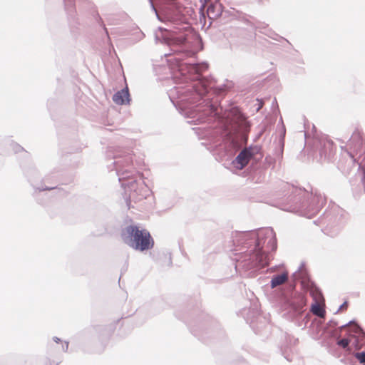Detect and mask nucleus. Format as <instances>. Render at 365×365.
Listing matches in <instances>:
<instances>
[{
	"mask_svg": "<svg viewBox=\"0 0 365 365\" xmlns=\"http://www.w3.org/2000/svg\"><path fill=\"white\" fill-rule=\"evenodd\" d=\"M235 247V267L255 272L268 264L269 252L277 247L276 233L271 227L232 234Z\"/></svg>",
	"mask_w": 365,
	"mask_h": 365,
	"instance_id": "obj_1",
	"label": "nucleus"
},
{
	"mask_svg": "<svg viewBox=\"0 0 365 365\" xmlns=\"http://www.w3.org/2000/svg\"><path fill=\"white\" fill-rule=\"evenodd\" d=\"M106 158L113 160L107 165L110 172L115 171L121 187L123 197L128 209L131 207V202H136L148 196L150 189L140 175H135L133 165V155L129 151L117 147H109Z\"/></svg>",
	"mask_w": 365,
	"mask_h": 365,
	"instance_id": "obj_2",
	"label": "nucleus"
},
{
	"mask_svg": "<svg viewBox=\"0 0 365 365\" xmlns=\"http://www.w3.org/2000/svg\"><path fill=\"white\" fill-rule=\"evenodd\" d=\"M280 190L283 195L281 209L307 218L315 216L326 203V198L317 190L309 192L304 188L283 182Z\"/></svg>",
	"mask_w": 365,
	"mask_h": 365,
	"instance_id": "obj_3",
	"label": "nucleus"
},
{
	"mask_svg": "<svg viewBox=\"0 0 365 365\" xmlns=\"http://www.w3.org/2000/svg\"><path fill=\"white\" fill-rule=\"evenodd\" d=\"M227 83L217 85L215 80L212 78L210 81L205 84L203 92L200 91L192 84L179 85L174 88L172 95L175 93L178 99L177 103L181 104L185 110H188L187 117L195 118L196 113L200 111L197 107L200 105L199 102L202 100L203 95H208L210 93L215 96L225 95L233 85L232 82H229L227 80Z\"/></svg>",
	"mask_w": 365,
	"mask_h": 365,
	"instance_id": "obj_4",
	"label": "nucleus"
},
{
	"mask_svg": "<svg viewBox=\"0 0 365 365\" xmlns=\"http://www.w3.org/2000/svg\"><path fill=\"white\" fill-rule=\"evenodd\" d=\"M281 301L287 310L284 315L287 319L296 320L298 326L304 329L310 320L309 314H305L307 303L306 295L297 291L294 284H290L282 292Z\"/></svg>",
	"mask_w": 365,
	"mask_h": 365,
	"instance_id": "obj_5",
	"label": "nucleus"
},
{
	"mask_svg": "<svg viewBox=\"0 0 365 365\" xmlns=\"http://www.w3.org/2000/svg\"><path fill=\"white\" fill-rule=\"evenodd\" d=\"M120 235L125 244L137 251L150 250L155 245L150 232L138 225L131 224L126 226L122 230Z\"/></svg>",
	"mask_w": 365,
	"mask_h": 365,
	"instance_id": "obj_6",
	"label": "nucleus"
},
{
	"mask_svg": "<svg viewBox=\"0 0 365 365\" xmlns=\"http://www.w3.org/2000/svg\"><path fill=\"white\" fill-rule=\"evenodd\" d=\"M190 329L195 336L205 343L207 339L220 337L223 334L219 323L207 314H202L199 320L190 324Z\"/></svg>",
	"mask_w": 365,
	"mask_h": 365,
	"instance_id": "obj_7",
	"label": "nucleus"
},
{
	"mask_svg": "<svg viewBox=\"0 0 365 365\" xmlns=\"http://www.w3.org/2000/svg\"><path fill=\"white\" fill-rule=\"evenodd\" d=\"M347 145L349 150L341 146L342 150L347 151V153L354 162L359 165V168L363 172L361 182L365 192V142L359 132L355 131L348 140Z\"/></svg>",
	"mask_w": 365,
	"mask_h": 365,
	"instance_id": "obj_8",
	"label": "nucleus"
},
{
	"mask_svg": "<svg viewBox=\"0 0 365 365\" xmlns=\"http://www.w3.org/2000/svg\"><path fill=\"white\" fill-rule=\"evenodd\" d=\"M262 158L263 154L260 146L257 145H250L239 152L237 156L232 159L231 165L236 170H241L244 169L251 160L256 162L261 160Z\"/></svg>",
	"mask_w": 365,
	"mask_h": 365,
	"instance_id": "obj_9",
	"label": "nucleus"
},
{
	"mask_svg": "<svg viewBox=\"0 0 365 365\" xmlns=\"http://www.w3.org/2000/svg\"><path fill=\"white\" fill-rule=\"evenodd\" d=\"M292 279L295 284L298 281H301L302 286L309 292L310 295L314 298H319L322 295V292L316 283L312 281L305 267V262H302L297 270L292 275Z\"/></svg>",
	"mask_w": 365,
	"mask_h": 365,
	"instance_id": "obj_10",
	"label": "nucleus"
},
{
	"mask_svg": "<svg viewBox=\"0 0 365 365\" xmlns=\"http://www.w3.org/2000/svg\"><path fill=\"white\" fill-rule=\"evenodd\" d=\"M246 321L256 334H259L262 329L267 327L269 323V319L262 314L257 304L249 309Z\"/></svg>",
	"mask_w": 365,
	"mask_h": 365,
	"instance_id": "obj_11",
	"label": "nucleus"
},
{
	"mask_svg": "<svg viewBox=\"0 0 365 365\" xmlns=\"http://www.w3.org/2000/svg\"><path fill=\"white\" fill-rule=\"evenodd\" d=\"M354 340L352 346L354 350L352 356L362 365H365V331L361 326H356L354 328Z\"/></svg>",
	"mask_w": 365,
	"mask_h": 365,
	"instance_id": "obj_12",
	"label": "nucleus"
},
{
	"mask_svg": "<svg viewBox=\"0 0 365 365\" xmlns=\"http://www.w3.org/2000/svg\"><path fill=\"white\" fill-rule=\"evenodd\" d=\"M356 326L360 325L355 320H351L339 327L341 331L346 329V336L343 339H338L336 344L339 347L343 349L347 355H351L354 353L352 343L354 340V336L352 334H354V328Z\"/></svg>",
	"mask_w": 365,
	"mask_h": 365,
	"instance_id": "obj_13",
	"label": "nucleus"
},
{
	"mask_svg": "<svg viewBox=\"0 0 365 365\" xmlns=\"http://www.w3.org/2000/svg\"><path fill=\"white\" fill-rule=\"evenodd\" d=\"M58 180L56 175L54 173H51L46 175L43 178L41 186L34 187V192L33 195L38 204H44V202L40 198L41 195H42V192L47 190H57L58 192L63 191V190L56 184Z\"/></svg>",
	"mask_w": 365,
	"mask_h": 365,
	"instance_id": "obj_14",
	"label": "nucleus"
},
{
	"mask_svg": "<svg viewBox=\"0 0 365 365\" xmlns=\"http://www.w3.org/2000/svg\"><path fill=\"white\" fill-rule=\"evenodd\" d=\"M333 142L327 137H314L312 141V147L314 151H318L320 158L326 159L332 151Z\"/></svg>",
	"mask_w": 365,
	"mask_h": 365,
	"instance_id": "obj_15",
	"label": "nucleus"
},
{
	"mask_svg": "<svg viewBox=\"0 0 365 365\" xmlns=\"http://www.w3.org/2000/svg\"><path fill=\"white\" fill-rule=\"evenodd\" d=\"M285 127L283 125L282 131L280 134L277 147L275 148V158H273L270 155L266 156L264 159V168L273 165L276 160H281L283 157V151L284 147Z\"/></svg>",
	"mask_w": 365,
	"mask_h": 365,
	"instance_id": "obj_16",
	"label": "nucleus"
},
{
	"mask_svg": "<svg viewBox=\"0 0 365 365\" xmlns=\"http://www.w3.org/2000/svg\"><path fill=\"white\" fill-rule=\"evenodd\" d=\"M242 143L237 137L227 135L224 140V148L226 154L230 157H234L242 149Z\"/></svg>",
	"mask_w": 365,
	"mask_h": 365,
	"instance_id": "obj_17",
	"label": "nucleus"
},
{
	"mask_svg": "<svg viewBox=\"0 0 365 365\" xmlns=\"http://www.w3.org/2000/svg\"><path fill=\"white\" fill-rule=\"evenodd\" d=\"M65 10L68 15V20L71 29L79 24L76 16L75 0H63Z\"/></svg>",
	"mask_w": 365,
	"mask_h": 365,
	"instance_id": "obj_18",
	"label": "nucleus"
},
{
	"mask_svg": "<svg viewBox=\"0 0 365 365\" xmlns=\"http://www.w3.org/2000/svg\"><path fill=\"white\" fill-rule=\"evenodd\" d=\"M208 18L210 20H215L222 18L227 11H224L222 4L217 0L209 4L207 10Z\"/></svg>",
	"mask_w": 365,
	"mask_h": 365,
	"instance_id": "obj_19",
	"label": "nucleus"
},
{
	"mask_svg": "<svg viewBox=\"0 0 365 365\" xmlns=\"http://www.w3.org/2000/svg\"><path fill=\"white\" fill-rule=\"evenodd\" d=\"M114 103L118 105H128L131 101L128 88L126 86L115 92L112 98Z\"/></svg>",
	"mask_w": 365,
	"mask_h": 365,
	"instance_id": "obj_20",
	"label": "nucleus"
},
{
	"mask_svg": "<svg viewBox=\"0 0 365 365\" xmlns=\"http://www.w3.org/2000/svg\"><path fill=\"white\" fill-rule=\"evenodd\" d=\"M179 41V49L182 53H184L186 56H188L191 53V48L192 46V41L190 39V38L186 35H181L178 37Z\"/></svg>",
	"mask_w": 365,
	"mask_h": 365,
	"instance_id": "obj_21",
	"label": "nucleus"
},
{
	"mask_svg": "<svg viewBox=\"0 0 365 365\" xmlns=\"http://www.w3.org/2000/svg\"><path fill=\"white\" fill-rule=\"evenodd\" d=\"M287 279V274L286 272H283L279 274H274L272 276L270 281V287L271 288H275L278 285L282 284Z\"/></svg>",
	"mask_w": 365,
	"mask_h": 365,
	"instance_id": "obj_22",
	"label": "nucleus"
},
{
	"mask_svg": "<svg viewBox=\"0 0 365 365\" xmlns=\"http://www.w3.org/2000/svg\"><path fill=\"white\" fill-rule=\"evenodd\" d=\"M257 29H259V32L267 35L269 37L273 39H277L273 36H278L277 34H275L274 31L269 29L267 24H262L260 26L257 27Z\"/></svg>",
	"mask_w": 365,
	"mask_h": 365,
	"instance_id": "obj_23",
	"label": "nucleus"
},
{
	"mask_svg": "<svg viewBox=\"0 0 365 365\" xmlns=\"http://www.w3.org/2000/svg\"><path fill=\"white\" fill-rule=\"evenodd\" d=\"M311 311L318 317H323L325 315V311L320 307L319 304L315 302L311 305Z\"/></svg>",
	"mask_w": 365,
	"mask_h": 365,
	"instance_id": "obj_24",
	"label": "nucleus"
},
{
	"mask_svg": "<svg viewBox=\"0 0 365 365\" xmlns=\"http://www.w3.org/2000/svg\"><path fill=\"white\" fill-rule=\"evenodd\" d=\"M93 16L94 19L96 21V22L104 29L106 34L107 36H108V31L107 29L106 28V25L104 24L102 18L101 17L100 14L97 11H94L93 14Z\"/></svg>",
	"mask_w": 365,
	"mask_h": 365,
	"instance_id": "obj_25",
	"label": "nucleus"
},
{
	"mask_svg": "<svg viewBox=\"0 0 365 365\" xmlns=\"http://www.w3.org/2000/svg\"><path fill=\"white\" fill-rule=\"evenodd\" d=\"M192 38L197 43L200 44V49H202V39L198 33H194L192 34Z\"/></svg>",
	"mask_w": 365,
	"mask_h": 365,
	"instance_id": "obj_26",
	"label": "nucleus"
},
{
	"mask_svg": "<svg viewBox=\"0 0 365 365\" xmlns=\"http://www.w3.org/2000/svg\"><path fill=\"white\" fill-rule=\"evenodd\" d=\"M340 362L345 365H354V360L352 358L344 357L340 359Z\"/></svg>",
	"mask_w": 365,
	"mask_h": 365,
	"instance_id": "obj_27",
	"label": "nucleus"
},
{
	"mask_svg": "<svg viewBox=\"0 0 365 365\" xmlns=\"http://www.w3.org/2000/svg\"><path fill=\"white\" fill-rule=\"evenodd\" d=\"M329 352L330 354H331L333 356H336V357H340L341 356V353L337 350V349L334 346L333 347H329Z\"/></svg>",
	"mask_w": 365,
	"mask_h": 365,
	"instance_id": "obj_28",
	"label": "nucleus"
},
{
	"mask_svg": "<svg viewBox=\"0 0 365 365\" xmlns=\"http://www.w3.org/2000/svg\"><path fill=\"white\" fill-rule=\"evenodd\" d=\"M264 165H263V168H261V165H259V168L255 171V173H257L260 175V176L259 177V178L256 180L257 182H260L262 181V180H259V178H261L262 177V173L264 172Z\"/></svg>",
	"mask_w": 365,
	"mask_h": 365,
	"instance_id": "obj_29",
	"label": "nucleus"
},
{
	"mask_svg": "<svg viewBox=\"0 0 365 365\" xmlns=\"http://www.w3.org/2000/svg\"><path fill=\"white\" fill-rule=\"evenodd\" d=\"M148 1H149V4H150V6L151 10H152L155 14V15H156L157 18H158L159 20H160V17H159V16H158V14L157 9H156V8H155V5H154L153 2V0H148Z\"/></svg>",
	"mask_w": 365,
	"mask_h": 365,
	"instance_id": "obj_30",
	"label": "nucleus"
},
{
	"mask_svg": "<svg viewBox=\"0 0 365 365\" xmlns=\"http://www.w3.org/2000/svg\"><path fill=\"white\" fill-rule=\"evenodd\" d=\"M348 307V302L347 301H345L342 304H341L339 306V307L338 308V309L334 312V314H337L339 313V312L340 310H342V309H346V308Z\"/></svg>",
	"mask_w": 365,
	"mask_h": 365,
	"instance_id": "obj_31",
	"label": "nucleus"
},
{
	"mask_svg": "<svg viewBox=\"0 0 365 365\" xmlns=\"http://www.w3.org/2000/svg\"><path fill=\"white\" fill-rule=\"evenodd\" d=\"M98 329L101 330L102 329L103 331V335H105V338H108L110 336V332L108 331L106 327H98Z\"/></svg>",
	"mask_w": 365,
	"mask_h": 365,
	"instance_id": "obj_32",
	"label": "nucleus"
},
{
	"mask_svg": "<svg viewBox=\"0 0 365 365\" xmlns=\"http://www.w3.org/2000/svg\"><path fill=\"white\" fill-rule=\"evenodd\" d=\"M14 150L15 151V153H19L21 150H24V148L21 147L20 145L16 143L14 145Z\"/></svg>",
	"mask_w": 365,
	"mask_h": 365,
	"instance_id": "obj_33",
	"label": "nucleus"
},
{
	"mask_svg": "<svg viewBox=\"0 0 365 365\" xmlns=\"http://www.w3.org/2000/svg\"><path fill=\"white\" fill-rule=\"evenodd\" d=\"M327 326H329L331 327H335L338 326V322L336 321H335L334 319H331L328 322Z\"/></svg>",
	"mask_w": 365,
	"mask_h": 365,
	"instance_id": "obj_34",
	"label": "nucleus"
},
{
	"mask_svg": "<svg viewBox=\"0 0 365 365\" xmlns=\"http://www.w3.org/2000/svg\"><path fill=\"white\" fill-rule=\"evenodd\" d=\"M61 349L63 352H67L68 349V342L65 341L63 344H62Z\"/></svg>",
	"mask_w": 365,
	"mask_h": 365,
	"instance_id": "obj_35",
	"label": "nucleus"
},
{
	"mask_svg": "<svg viewBox=\"0 0 365 365\" xmlns=\"http://www.w3.org/2000/svg\"><path fill=\"white\" fill-rule=\"evenodd\" d=\"M53 341L56 344H59V343L62 342V340L60 338H58V336H53Z\"/></svg>",
	"mask_w": 365,
	"mask_h": 365,
	"instance_id": "obj_36",
	"label": "nucleus"
},
{
	"mask_svg": "<svg viewBox=\"0 0 365 365\" xmlns=\"http://www.w3.org/2000/svg\"><path fill=\"white\" fill-rule=\"evenodd\" d=\"M208 68V63H206V62H204L202 63V69L203 70H207Z\"/></svg>",
	"mask_w": 365,
	"mask_h": 365,
	"instance_id": "obj_37",
	"label": "nucleus"
},
{
	"mask_svg": "<svg viewBox=\"0 0 365 365\" xmlns=\"http://www.w3.org/2000/svg\"><path fill=\"white\" fill-rule=\"evenodd\" d=\"M234 108H235V112H234V113H235V115H238V114H240V109L238 108V107H237V106H234Z\"/></svg>",
	"mask_w": 365,
	"mask_h": 365,
	"instance_id": "obj_38",
	"label": "nucleus"
},
{
	"mask_svg": "<svg viewBox=\"0 0 365 365\" xmlns=\"http://www.w3.org/2000/svg\"><path fill=\"white\" fill-rule=\"evenodd\" d=\"M155 40H156V41H165V38H164L163 37V39H162V40H160V38H159V36H158L156 34H155Z\"/></svg>",
	"mask_w": 365,
	"mask_h": 365,
	"instance_id": "obj_39",
	"label": "nucleus"
},
{
	"mask_svg": "<svg viewBox=\"0 0 365 365\" xmlns=\"http://www.w3.org/2000/svg\"><path fill=\"white\" fill-rule=\"evenodd\" d=\"M47 360H48V361L49 363V365H58V363H55L53 361H51L49 359H47Z\"/></svg>",
	"mask_w": 365,
	"mask_h": 365,
	"instance_id": "obj_40",
	"label": "nucleus"
},
{
	"mask_svg": "<svg viewBox=\"0 0 365 365\" xmlns=\"http://www.w3.org/2000/svg\"><path fill=\"white\" fill-rule=\"evenodd\" d=\"M51 348H52V344H48V346H47V349H48L47 354H49V351L51 349Z\"/></svg>",
	"mask_w": 365,
	"mask_h": 365,
	"instance_id": "obj_41",
	"label": "nucleus"
},
{
	"mask_svg": "<svg viewBox=\"0 0 365 365\" xmlns=\"http://www.w3.org/2000/svg\"><path fill=\"white\" fill-rule=\"evenodd\" d=\"M158 30H159V31H162V32H163V31H167V29H166L163 28V27H161V26L158 27Z\"/></svg>",
	"mask_w": 365,
	"mask_h": 365,
	"instance_id": "obj_42",
	"label": "nucleus"
},
{
	"mask_svg": "<svg viewBox=\"0 0 365 365\" xmlns=\"http://www.w3.org/2000/svg\"><path fill=\"white\" fill-rule=\"evenodd\" d=\"M284 357H285V359H287V361H292V360H291L289 358H288L287 356H284Z\"/></svg>",
	"mask_w": 365,
	"mask_h": 365,
	"instance_id": "obj_43",
	"label": "nucleus"
},
{
	"mask_svg": "<svg viewBox=\"0 0 365 365\" xmlns=\"http://www.w3.org/2000/svg\"><path fill=\"white\" fill-rule=\"evenodd\" d=\"M170 98H171V97H170ZM170 100H171V101H173L172 99H170ZM172 102L173 103L174 106L177 107L176 104H175L173 101H172Z\"/></svg>",
	"mask_w": 365,
	"mask_h": 365,
	"instance_id": "obj_44",
	"label": "nucleus"
}]
</instances>
